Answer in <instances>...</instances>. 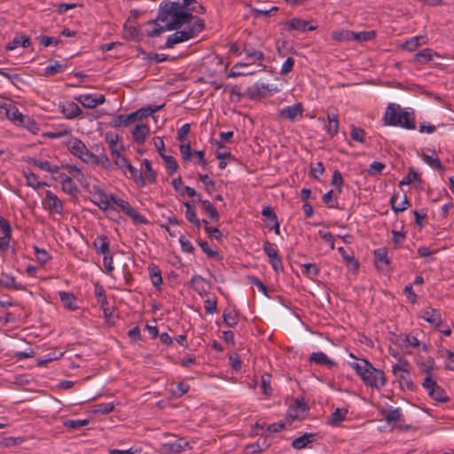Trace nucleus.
<instances>
[{
	"instance_id": "nucleus-55",
	"label": "nucleus",
	"mask_w": 454,
	"mask_h": 454,
	"mask_svg": "<svg viewBox=\"0 0 454 454\" xmlns=\"http://www.w3.org/2000/svg\"><path fill=\"white\" fill-rule=\"evenodd\" d=\"M179 244H180V247H181V250L184 252V253H186V254H192L193 251H194V247L192 245V243L184 235H181L179 237Z\"/></svg>"
},
{
	"instance_id": "nucleus-31",
	"label": "nucleus",
	"mask_w": 454,
	"mask_h": 454,
	"mask_svg": "<svg viewBox=\"0 0 454 454\" xmlns=\"http://www.w3.org/2000/svg\"><path fill=\"white\" fill-rule=\"evenodd\" d=\"M348 413V408H336L331 414L328 423L331 426H337L343 421Z\"/></svg>"
},
{
	"instance_id": "nucleus-8",
	"label": "nucleus",
	"mask_w": 454,
	"mask_h": 454,
	"mask_svg": "<svg viewBox=\"0 0 454 454\" xmlns=\"http://www.w3.org/2000/svg\"><path fill=\"white\" fill-rule=\"evenodd\" d=\"M91 202L95 204L103 212L114 210V206L118 207L119 201L122 199L116 197L114 193H108L105 189L95 184L90 191Z\"/></svg>"
},
{
	"instance_id": "nucleus-63",
	"label": "nucleus",
	"mask_w": 454,
	"mask_h": 454,
	"mask_svg": "<svg viewBox=\"0 0 454 454\" xmlns=\"http://www.w3.org/2000/svg\"><path fill=\"white\" fill-rule=\"evenodd\" d=\"M325 168L321 162H317L310 168V175L315 179H319L324 174Z\"/></svg>"
},
{
	"instance_id": "nucleus-37",
	"label": "nucleus",
	"mask_w": 454,
	"mask_h": 454,
	"mask_svg": "<svg viewBox=\"0 0 454 454\" xmlns=\"http://www.w3.org/2000/svg\"><path fill=\"white\" fill-rule=\"evenodd\" d=\"M5 114L6 117L14 122L17 125H20V123L22 121L23 118L25 117L24 114H22L18 107L14 105H9L5 109Z\"/></svg>"
},
{
	"instance_id": "nucleus-5",
	"label": "nucleus",
	"mask_w": 454,
	"mask_h": 454,
	"mask_svg": "<svg viewBox=\"0 0 454 454\" xmlns=\"http://www.w3.org/2000/svg\"><path fill=\"white\" fill-rule=\"evenodd\" d=\"M434 367V362L430 357L427 359L426 363L420 365V371L427 373L422 383V387L431 399L438 403H446L448 401V396L446 395L445 391L431 378V372H433Z\"/></svg>"
},
{
	"instance_id": "nucleus-16",
	"label": "nucleus",
	"mask_w": 454,
	"mask_h": 454,
	"mask_svg": "<svg viewBox=\"0 0 454 454\" xmlns=\"http://www.w3.org/2000/svg\"><path fill=\"white\" fill-rule=\"evenodd\" d=\"M77 101L86 108H95L105 102V96L102 94H82L77 98Z\"/></svg>"
},
{
	"instance_id": "nucleus-26",
	"label": "nucleus",
	"mask_w": 454,
	"mask_h": 454,
	"mask_svg": "<svg viewBox=\"0 0 454 454\" xmlns=\"http://www.w3.org/2000/svg\"><path fill=\"white\" fill-rule=\"evenodd\" d=\"M184 206L185 207V217L191 223L198 228L200 227L201 224L207 223L206 220H200L197 217L195 208L191 203L184 202Z\"/></svg>"
},
{
	"instance_id": "nucleus-20",
	"label": "nucleus",
	"mask_w": 454,
	"mask_h": 454,
	"mask_svg": "<svg viewBox=\"0 0 454 454\" xmlns=\"http://www.w3.org/2000/svg\"><path fill=\"white\" fill-rule=\"evenodd\" d=\"M288 30H297L300 32L313 31L316 27L309 25V22L300 18H293L286 22Z\"/></svg>"
},
{
	"instance_id": "nucleus-42",
	"label": "nucleus",
	"mask_w": 454,
	"mask_h": 454,
	"mask_svg": "<svg viewBox=\"0 0 454 454\" xmlns=\"http://www.w3.org/2000/svg\"><path fill=\"white\" fill-rule=\"evenodd\" d=\"M67 68V65L59 61H54L52 64L47 66L43 72L45 75H53L56 74L63 73Z\"/></svg>"
},
{
	"instance_id": "nucleus-21",
	"label": "nucleus",
	"mask_w": 454,
	"mask_h": 454,
	"mask_svg": "<svg viewBox=\"0 0 454 454\" xmlns=\"http://www.w3.org/2000/svg\"><path fill=\"white\" fill-rule=\"evenodd\" d=\"M60 112L66 119H74L82 114V109L74 102L60 103L59 105Z\"/></svg>"
},
{
	"instance_id": "nucleus-62",
	"label": "nucleus",
	"mask_w": 454,
	"mask_h": 454,
	"mask_svg": "<svg viewBox=\"0 0 454 454\" xmlns=\"http://www.w3.org/2000/svg\"><path fill=\"white\" fill-rule=\"evenodd\" d=\"M70 131H71L70 129L63 128L59 130L46 132L44 134V137L47 138H51V139L60 138V137H63L67 136V134H69Z\"/></svg>"
},
{
	"instance_id": "nucleus-13",
	"label": "nucleus",
	"mask_w": 454,
	"mask_h": 454,
	"mask_svg": "<svg viewBox=\"0 0 454 454\" xmlns=\"http://www.w3.org/2000/svg\"><path fill=\"white\" fill-rule=\"evenodd\" d=\"M118 207L131 219L135 225L147 224L149 223L145 216L140 214L127 200H121V201H119Z\"/></svg>"
},
{
	"instance_id": "nucleus-25",
	"label": "nucleus",
	"mask_w": 454,
	"mask_h": 454,
	"mask_svg": "<svg viewBox=\"0 0 454 454\" xmlns=\"http://www.w3.org/2000/svg\"><path fill=\"white\" fill-rule=\"evenodd\" d=\"M148 274L149 278L151 279L152 285L157 288L160 289L162 284V277H161V271L158 265L156 264H150L148 266Z\"/></svg>"
},
{
	"instance_id": "nucleus-49",
	"label": "nucleus",
	"mask_w": 454,
	"mask_h": 454,
	"mask_svg": "<svg viewBox=\"0 0 454 454\" xmlns=\"http://www.w3.org/2000/svg\"><path fill=\"white\" fill-rule=\"evenodd\" d=\"M89 424V420L84 419H67L63 422V426L67 428L70 429H80L83 427H86Z\"/></svg>"
},
{
	"instance_id": "nucleus-41",
	"label": "nucleus",
	"mask_w": 454,
	"mask_h": 454,
	"mask_svg": "<svg viewBox=\"0 0 454 454\" xmlns=\"http://www.w3.org/2000/svg\"><path fill=\"white\" fill-rule=\"evenodd\" d=\"M73 179L74 178H66L60 181L62 191L70 196L75 195L78 192V188Z\"/></svg>"
},
{
	"instance_id": "nucleus-39",
	"label": "nucleus",
	"mask_w": 454,
	"mask_h": 454,
	"mask_svg": "<svg viewBox=\"0 0 454 454\" xmlns=\"http://www.w3.org/2000/svg\"><path fill=\"white\" fill-rule=\"evenodd\" d=\"M199 201L200 202L203 210L208 215V216L212 220H219V213L210 201L202 200L200 196H199Z\"/></svg>"
},
{
	"instance_id": "nucleus-22",
	"label": "nucleus",
	"mask_w": 454,
	"mask_h": 454,
	"mask_svg": "<svg viewBox=\"0 0 454 454\" xmlns=\"http://www.w3.org/2000/svg\"><path fill=\"white\" fill-rule=\"evenodd\" d=\"M309 361L316 364L325 365L328 368H332L336 365V363L322 351L311 353L309 357Z\"/></svg>"
},
{
	"instance_id": "nucleus-7",
	"label": "nucleus",
	"mask_w": 454,
	"mask_h": 454,
	"mask_svg": "<svg viewBox=\"0 0 454 454\" xmlns=\"http://www.w3.org/2000/svg\"><path fill=\"white\" fill-rule=\"evenodd\" d=\"M204 28V22L201 19L196 18L192 22V26H188L187 28L183 30H177L173 34L169 35L166 40L165 47L172 48L176 44L186 42L195 36H197Z\"/></svg>"
},
{
	"instance_id": "nucleus-14",
	"label": "nucleus",
	"mask_w": 454,
	"mask_h": 454,
	"mask_svg": "<svg viewBox=\"0 0 454 454\" xmlns=\"http://www.w3.org/2000/svg\"><path fill=\"white\" fill-rule=\"evenodd\" d=\"M303 110V105L301 103H296L294 105L281 108L278 112V117L289 121H295L297 119L302 116Z\"/></svg>"
},
{
	"instance_id": "nucleus-33",
	"label": "nucleus",
	"mask_w": 454,
	"mask_h": 454,
	"mask_svg": "<svg viewBox=\"0 0 454 454\" xmlns=\"http://www.w3.org/2000/svg\"><path fill=\"white\" fill-rule=\"evenodd\" d=\"M399 197V194H395L390 199L391 207L395 212H403L409 207L406 195H403L400 201H398Z\"/></svg>"
},
{
	"instance_id": "nucleus-64",
	"label": "nucleus",
	"mask_w": 454,
	"mask_h": 454,
	"mask_svg": "<svg viewBox=\"0 0 454 454\" xmlns=\"http://www.w3.org/2000/svg\"><path fill=\"white\" fill-rule=\"evenodd\" d=\"M34 250L37 261L41 263H45L51 259V256L46 250L41 249L37 247H35Z\"/></svg>"
},
{
	"instance_id": "nucleus-24",
	"label": "nucleus",
	"mask_w": 454,
	"mask_h": 454,
	"mask_svg": "<svg viewBox=\"0 0 454 454\" xmlns=\"http://www.w3.org/2000/svg\"><path fill=\"white\" fill-rule=\"evenodd\" d=\"M31 42L28 36L23 35H17L12 38V41H10L6 44L5 49L9 51H12L17 49L19 46H21L23 48H28Z\"/></svg>"
},
{
	"instance_id": "nucleus-36",
	"label": "nucleus",
	"mask_w": 454,
	"mask_h": 454,
	"mask_svg": "<svg viewBox=\"0 0 454 454\" xmlns=\"http://www.w3.org/2000/svg\"><path fill=\"white\" fill-rule=\"evenodd\" d=\"M327 119H328L329 124L325 127V129L326 134L328 136H330L331 137H333L335 135H337V133L339 131L338 117H337V114L328 113Z\"/></svg>"
},
{
	"instance_id": "nucleus-35",
	"label": "nucleus",
	"mask_w": 454,
	"mask_h": 454,
	"mask_svg": "<svg viewBox=\"0 0 454 454\" xmlns=\"http://www.w3.org/2000/svg\"><path fill=\"white\" fill-rule=\"evenodd\" d=\"M434 56L441 57L438 53L426 48L415 54L414 60L419 64H427L433 59Z\"/></svg>"
},
{
	"instance_id": "nucleus-11",
	"label": "nucleus",
	"mask_w": 454,
	"mask_h": 454,
	"mask_svg": "<svg viewBox=\"0 0 454 454\" xmlns=\"http://www.w3.org/2000/svg\"><path fill=\"white\" fill-rule=\"evenodd\" d=\"M44 208L51 215H64V205L62 200L51 190L45 192V198L43 200Z\"/></svg>"
},
{
	"instance_id": "nucleus-50",
	"label": "nucleus",
	"mask_w": 454,
	"mask_h": 454,
	"mask_svg": "<svg viewBox=\"0 0 454 454\" xmlns=\"http://www.w3.org/2000/svg\"><path fill=\"white\" fill-rule=\"evenodd\" d=\"M223 320L228 327H235L238 324L237 315L231 310H224L223 314Z\"/></svg>"
},
{
	"instance_id": "nucleus-40",
	"label": "nucleus",
	"mask_w": 454,
	"mask_h": 454,
	"mask_svg": "<svg viewBox=\"0 0 454 454\" xmlns=\"http://www.w3.org/2000/svg\"><path fill=\"white\" fill-rule=\"evenodd\" d=\"M0 285L8 289L20 290L22 288V285L20 283H17L15 278L9 274H4L1 276Z\"/></svg>"
},
{
	"instance_id": "nucleus-10",
	"label": "nucleus",
	"mask_w": 454,
	"mask_h": 454,
	"mask_svg": "<svg viewBox=\"0 0 454 454\" xmlns=\"http://www.w3.org/2000/svg\"><path fill=\"white\" fill-rule=\"evenodd\" d=\"M384 419L386 423L392 428H396L400 431H408L411 427L405 425L404 415L401 408L387 407L384 411Z\"/></svg>"
},
{
	"instance_id": "nucleus-56",
	"label": "nucleus",
	"mask_w": 454,
	"mask_h": 454,
	"mask_svg": "<svg viewBox=\"0 0 454 454\" xmlns=\"http://www.w3.org/2000/svg\"><path fill=\"white\" fill-rule=\"evenodd\" d=\"M261 387L262 389V393L266 396H270L272 394V388L270 387V377L268 374H264L262 376L261 380Z\"/></svg>"
},
{
	"instance_id": "nucleus-23",
	"label": "nucleus",
	"mask_w": 454,
	"mask_h": 454,
	"mask_svg": "<svg viewBox=\"0 0 454 454\" xmlns=\"http://www.w3.org/2000/svg\"><path fill=\"white\" fill-rule=\"evenodd\" d=\"M427 43V39L424 35H416L407 39L403 44L402 48L407 51H414L420 45H424Z\"/></svg>"
},
{
	"instance_id": "nucleus-44",
	"label": "nucleus",
	"mask_w": 454,
	"mask_h": 454,
	"mask_svg": "<svg viewBox=\"0 0 454 454\" xmlns=\"http://www.w3.org/2000/svg\"><path fill=\"white\" fill-rule=\"evenodd\" d=\"M19 126L25 128L33 134H37L40 129L38 123L34 119L26 115Z\"/></svg>"
},
{
	"instance_id": "nucleus-19",
	"label": "nucleus",
	"mask_w": 454,
	"mask_h": 454,
	"mask_svg": "<svg viewBox=\"0 0 454 454\" xmlns=\"http://www.w3.org/2000/svg\"><path fill=\"white\" fill-rule=\"evenodd\" d=\"M131 135L137 145H143L150 135V128L145 123H137L131 130Z\"/></svg>"
},
{
	"instance_id": "nucleus-58",
	"label": "nucleus",
	"mask_w": 454,
	"mask_h": 454,
	"mask_svg": "<svg viewBox=\"0 0 454 454\" xmlns=\"http://www.w3.org/2000/svg\"><path fill=\"white\" fill-rule=\"evenodd\" d=\"M323 201L330 208H338V200L336 197L333 196V190L328 191L323 196Z\"/></svg>"
},
{
	"instance_id": "nucleus-18",
	"label": "nucleus",
	"mask_w": 454,
	"mask_h": 454,
	"mask_svg": "<svg viewBox=\"0 0 454 454\" xmlns=\"http://www.w3.org/2000/svg\"><path fill=\"white\" fill-rule=\"evenodd\" d=\"M190 286L200 296L207 294L210 288V284L200 275H193L190 280Z\"/></svg>"
},
{
	"instance_id": "nucleus-4",
	"label": "nucleus",
	"mask_w": 454,
	"mask_h": 454,
	"mask_svg": "<svg viewBox=\"0 0 454 454\" xmlns=\"http://www.w3.org/2000/svg\"><path fill=\"white\" fill-rule=\"evenodd\" d=\"M67 146L74 156L79 158L86 164L102 166L104 168H108L110 165V160L105 153L99 155L94 154L89 151L85 144L77 137H72L67 143Z\"/></svg>"
},
{
	"instance_id": "nucleus-48",
	"label": "nucleus",
	"mask_w": 454,
	"mask_h": 454,
	"mask_svg": "<svg viewBox=\"0 0 454 454\" xmlns=\"http://www.w3.org/2000/svg\"><path fill=\"white\" fill-rule=\"evenodd\" d=\"M245 55L247 60L250 61V63H259L262 62L264 59V54L256 50H246Z\"/></svg>"
},
{
	"instance_id": "nucleus-12",
	"label": "nucleus",
	"mask_w": 454,
	"mask_h": 454,
	"mask_svg": "<svg viewBox=\"0 0 454 454\" xmlns=\"http://www.w3.org/2000/svg\"><path fill=\"white\" fill-rule=\"evenodd\" d=\"M191 449L192 446L190 442L184 438H178L160 445V450L163 454H180Z\"/></svg>"
},
{
	"instance_id": "nucleus-60",
	"label": "nucleus",
	"mask_w": 454,
	"mask_h": 454,
	"mask_svg": "<svg viewBox=\"0 0 454 454\" xmlns=\"http://www.w3.org/2000/svg\"><path fill=\"white\" fill-rule=\"evenodd\" d=\"M190 389L189 385L180 382L177 384L176 388L171 389V394L174 397L179 398L186 394Z\"/></svg>"
},
{
	"instance_id": "nucleus-28",
	"label": "nucleus",
	"mask_w": 454,
	"mask_h": 454,
	"mask_svg": "<svg viewBox=\"0 0 454 454\" xmlns=\"http://www.w3.org/2000/svg\"><path fill=\"white\" fill-rule=\"evenodd\" d=\"M59 294V299L66 309L72 311L78 309L76 299L72 293L60 291Z\"/></svg>"
},
{
	"instance_id": "nucleus-61",
	"label": "nucleus",
	"mask_w": 454,
	"mask_h": 454,
	"mask_svg": "<svg viewBox=\"0 0 454 454\" xmlns=\"http://www.w3.org/2000/svg\"><path fill=\"white\" fill-rule=\"evenodd\" d=\"M350 137L353 140L358 143H364V130L361 128L352 127L350 131Z\"/></svg>"
},
{
	"instance_id": "nucleus-54",
	"label": "nucleus",
	"mask_w": 454,
	"mask_h": 454,
	"mask_svg": "<svg viewBox=\"0 0 454 454\" xmlns=\"http://www.w3.org/2000/svg\"><path fill=\"white\" fill-rule=\"evenodd\" d=\"M424 161L429 165L432 168H441L442 164L435 153L433 152L431 154H423Z\"/></svg>"
},
{
	"instance_id": "nucleus-47",
	"label": "nucleus",
	"mask_w": 454,
	"mask_h": 454,
	"mask_svg": "<svg viewBox=\"0 0 454 454\" xmlns=\"http://www.w3.org/2000/svg\"><path fill=\"white\" fill-rule=\"evenodd\" d=\"M62 167L67 170L72 178L76 179L78 182H82V179L84 176L79 167L74 164H67L63 165Z\"/></svg>"
},
{
	"instance_id": "nucleus-27",
	"label": "nucleus",
	"mask_w": 454,
	"mask_h": 454,
	"mask_svg": "<svg viewBox=\"0 0 454 454\" xmlns=\"http://www.w3.org/2000/svg\"><path fill=\"white\" fill-rule=\"evenodd\" d=\"M32 165L38 168L41 170L51 174L59 173L60 167L56 164H51L50 161L46 160H33L31 161Z\"/></svg>"
},
{
	"instance_id": "nucleus-46",
	"label": "nucleus",
	"mask_w": 454,
	"mask_h": 454,
	"mask_svg": "<svg viewBox=\"0 0 454 454\" xmlns=\"http://www.w3.org/2000/svg\"><path fill=\"white\" fill-rule=\"evenodd\" d=\"M351 35H352V31L346 30V29L336 30L332 33L333 39L339 43L350 42Z\"/></svg>"
},
{
	"instance_id": "nucleus-57",
	"label": "nucleus",
	"mask_w": 454,
	"mask_h": 454,
	"mask_svg": "<svg viewBox=\"0 0 454 454\" xmlns=\"http://www.w3.org/2000/svg\"><path fill=\"white\" fill-rule=\"evenodd\" d=\"M419 178V173L413 169H410L408 175L403 177V179L399 182V184L400 185H408V184H411L418 181Z\"/></svg>"
},
{
	"instance_id": "nucleus-6",
	"label": "nucleus",
	"mask_w": 454,
	"mask_h": 454,
	"mask_svg": "<svg viewBox=\"0 0 454 454\" xmlns=\"http://www.w3.org/2000/svg\"><path fill=\"white\" fill-rule=\"evenodd\" d=\"M163 106L164 105H149L129 114H119L113 120V126L115 128L127 127L132 122L139 121L152 116L154 113L161 110Z\"/></svg>"
},
{
	"instance_id": "nucleus-9",
	"label": "nucleus",
	"mask_w": 454,
	"mask_h": 454,
	"mask_svg": "<svg viewBox=\"0 0 454 454\" xmlns=\"http://www.w3.org/2000/svg\"><path fill=\"white\" fill-rule=\"evenodd\" d=\"M392 372L399 380L400 384L407 389H412L414 387L411 378L410 364L406 359L399 358L396 364H392Z\"/></svg>"
},
{
	"instance_id": "nucleus-32",
	"label": "nucleus",
	"mask_w": 454,
	"mask_h": 454,
	"mask_svg": "<svg viewBox=\"0 0 454 454\" xmlns=\"http://www.w3.org/2000/svg\"><path fill=\"white\" fill-rule=\"evenodd\" d=\"M23 175L26 178V184L34 190H38L43 186L47 185L46 183L41 182L37 176L29 170H24Z\"/></svg>"
},
{
	"instance_id": "nucleus-17",
	"label": "nucleus",
	"mask_w": 454,
	"mask_h": 454,
	"mask_svg": "<svg viewBox=\"0 0 454 454\" xmlns=\"http://www.w3.org/2000/svg\"><path fill=\"white\" fill-rule=\"evenodd\" d=\"M167 21H161L160 14L157 19L148 21L146 24L145 34L149 37H155L160 35L164 31H169L167 29Z\"/></svg>"
},
{
	"instance_id": "nucleus-30",
	"label": "nucleus",
	"mask_w": 454,
	"mask_h": 454,
	"mask_svg": "<svg viewBox=\"0 0 454 454\" xmlns=\"http://www.w3.org/2000/svg\"><path fill=\"white\" fill-rule=\"evenodd\" d=\"M93 246H94L97 253L99 254L105 255V254H110L109 253V241H108L107 237L105 235L98 236L93 241Z\"/></svg>"
},
{
	"instance_id": "nucleus-3",
	"label": "nucleus",
	"mask_w": 454,
	"mask_h": 454,
	"mask_svg": "<svg viewBox=\"0 0 454 454\" xmlns=\"http://www.w3.org/2000/svg\"><path fill=\"white\" fill-rule=\"evenodd\" d=\"M348 365L359 375L365 386L380 389L386 385L383 371L375 368L368 360L358 359L349 362Z\"/></svg>"
},
{
	"instance_id": "nucleus-1",
	"label": "nucleus",
	"mask_w": 454,
	"mask_h": 454,
	"mask_svg": "<svg viewBox=\"0 0 454 454\" xmlns=\"http://www.w3.org/2000/svg\"><path fill=\"white\" fill-rule=\"evenodd\" d=\"M191 7L179 2L161 3L160 4V19L167 21V29H178L181 26H192L196 20L190 12Z\"/></svg>"
},
{
	"instance_id": "nucleus-38",
	"label": "nucleus",
	"mask_w": 454,
	"mask_h": 454,
	"mask_svg": "<svg viewBox=\"0 0 454 454\" xmlns=\"http://www.w3.org/2000/svg\"><path fill=\"white\" fill-rule=\"evenodd\" d=\"M403 342L405 348H412L422 349L424 351L427 350V345L426 343H422L417 337L411 334L406 335Z\"/></svg>"
},
{
	"instance_id": "nucleus-59",
	"label": "nucleus",
	"mask_w": 454,
	"mask_h": 454,
	"mask_svg": "<svg viewBox=\"0 0 454 454\" xmlns=\"http://www.w3.org/2000/svg\"><path fill=\"white\" fill-rule=\"evenodd\" d=\"M262 249L270 260L279 256L278 250L274 247V245L269 241H265L263 243Z\"/></svg>"
},
{
	"instance_id": "nucleus-34",
	"label": "nucleus",
	"mask_w": 454,
	"mask_h": 454,
	"mask_svg": "<svg viewBox=\"0 0 454 454\" xmlns=\"http://www.w3.org/2000/svg\"><path fill=\"white\" fill-rule=\"evenodd\" d=\"M314 439L315 435L313 434L305 433L292 442V447L295 450L304 449L309 445V443L312 442Z\"/></svg>"
},
{
	"instance_id": "nucleus-53",
	"label": "nucleus",
	"mask_w": 454,
	"mask_h": 454,
	"mask_svg": "<svg viewBox=\"0 0 454 454\" xmlns=\"http://www.w3.org/2000/svg\"><path fill=\"white\" fill-rule=\"evenodd\" d=\"M160 157L165 161L166 168L168 170L169 174L172 175L177 169V163L174 157L170 155H166L163 153H160Z\"/></svg>"
},
{
	"instance_id": "nucleus-52",
	"label": "nucleus",
	"mask_w": 454,
	"mask_h": 454,
	"mask_svg": "<svg viewBox=\"0 0 454 454\" xmlns=\"http://www.w3.org/2000/svg\"><path fill=\"white\" fill-rule=\"evenodd\" d=\"M0 75L8 79L13 85H17L18 82H22V78L19 74L12 73L4 67H0Z\"/></svg>"
},
{
	"instance_id": "nucleus-15",
	"label": "nucleus",
	"mask_w": 454,
	"mask_h": 454,
	"mask_svg": "<svg viewBox=\"0 0 454 454\" xmlns=\"http://www.w3.org/2000/svg\"><path fill=\"white\" fill-rule=\"evenodd\" d=\"M419 317L427 322L431 326L437 328L442 324V315L440 311L430 306L422 309L419 312Z\"/></svg>"
},
{
	"instance_id": "nucleus-2",
	"label": "nucleus",
	"mask_w": 454,
	"mask_h": 454,
	"mask_svg": "<svg viewBox=\"0 0 454 454\" xmlns=\"http://www.w3.org/2000/svg\"><path fill=\"white\" fill-rule=\"evenodd\" d=\"M384 124L392 127H400L404 129H416L415 113L411 107H401L395 103H389L383 116Z\"/></svg>"
},
{
	"instance_id": "nucleus-51",
	"label": "nucleus",
	"mask_w": 454,
	"mask_h": 454,
	"mask_svg": "<svg viewBox=\"0 0 454 454\" xmlns=\"http://www.w3.org/2000/svg\"><path fill=\"white\" fill-rule=\"evenodd\" d=\"M95 295L98 304L106 310V306L108 304V301L102 286L97 285L95 286Z\"/></svg>"
},
{
	"instance_id": "nucleus-45",
	"label": "nucleus",
	"mask_w": 454,
	"mask_h": 454,
	"mask_svg": "<svg viewBox=\"0 0 454 454\" xmlns=\"http://www.w3.org/2000/svg\"><path fill=\"white\" fill-rule=\"evenodd\" d=\"M376 34L374 31H361V32H353L351 35V41L356 42H366L373 39Z\"/></svg>"
},
{
	"instance_id": "nucleus-43",
	"label": "nucleus",
	"mask_w": 454,
	"mask_h": 454,
	"mask_svg": "<svg viewBox=\"0 0 454 454\" xmlns=\"http://www.w3.org/2000/svg\"><path fill=\"white\" fill-rule=\"evenodd\" d=\"M114 408V403H112V402L102 403H97V404L93 405L91 411L97 415L98 414L105 415V414H108L111 411H113Z\"/></svg>"
},
{
	"instance_id": "nucleus-29",
	"label": "nucleus",
	"mask_w": 454,
	"mask_h": 454,
	"mask_svg": "<svg viewBox=\"0 0 454 454\" xmlns=\"http://www.w3.org/2000/svg\"><path fill=\"white\" fill-rule=\"evenodd\" d=\"M122 172L125 175H129V176L133 179L137 184L140 186H144L145 184V179L143 177V175L140 170L137 169L135 167H133L130 163L127 165L122 169Z\"/></svg>"
}]
</instances>
